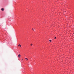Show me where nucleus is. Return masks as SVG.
<instances>
[{"label": "nucleus", "instance_id": "3", "mask_svg": "<svg viewBox=\"0 0 74 74\" xmlns=\"http://www.w3.org/2000/svg\"><path fill=\"white\" fill-rule=\"evenodd\" d=\"M18 47L20 46V47H21V45H18Z\"/></svg>", "mask_w": 74, "mask_h": 74}, {"label": "nucleus", "instance_id": "4", "mask_svg": "<svg viewBox=\"0 0 74 74\" xmlns=\"http://www.w3.org/2000/svg\"><path fill=\"white\" fill-rule=\"evenodd\" d=\"M49 41H50V42H51V41H52V40H49Z\"/></svg>", "mask_w": 74, "mask_h": 74}, {"label": "nucleus", "instance_id": "6", "mask_svg": "<svg viewBox=\"0 0 74 74\" xmlns=\"http://www.w3.org/2000/svg\"><path fill=\"white\" fill-rule=\"evenodd\" d=\"M31 46H32V45H33V44H31Z\"/></svg>", "mask_w": 74, "mask_h": 74}, {"label": "nucleus", "instance_id": "7", "mask_svg": "<svg viewBox=\"0 0 74 74\" xmlns=\"http://www.w3.org/2000/svg\"><path fill=\"white\" fill-rule=\"evenodd\" d=\"M56 37H55V38H54L55 39H56Z\"/></svg>", "mask_w": 74, "mask_h": 74}, {"label": "nucleus", "instance_id": "8", "mask_svg": "<svg viewBox=\"0 0 74 74\" xmlns=\"http://www.w3.org/2000/svg\"><path fill=\"white\" fill-rule=\"evenodd\" d=\"M27 59V58H25V59Z\"/></svg>", "mask_w": 74, "mask_h": 74}, {"label": "nucleus", "instance_id": "1", "mask_svg": "<svg viewBox=\"0 0 74 74\" xmlns=\"http://www.w3.org/2000/svg\"><path fill=\"white\" fill-rule=\"evenodd\" d=\"M18 58H21V54H19L18 55Z\"/></svg>", "mask_w": 74, "mask_h": 74}, {"label": "nucleus", "instance_id": "9", "mask_svg": "<svg viewBox=\"0 0 74 74\" xmlns=\"http://www.w3.org/2000/svg\"><path fill=\"white\" fill-rule=\"evenodd\" d=\"M27 60H28V59H27Z\"/></svg>", "mask_w": 74, "mask_h": 74}, {"label": "nucleus", "instance_id": "10", "mask_svg": "<svg viewBox=\"0 0 74 74\" xmlns=\"http://www.w3.org/2000/svg\"><path fill=\"white\" fill-rule=\"evenodd\" d=\"M34 29H35V28H34Z\"/></svg>", "mask_w": 74, "mask_h": 74}, {"label": "nucleus", "instance_id": "5", "mask_svg": "<svg viewBox=\"0 0 74 74\" xmlns=\"http://www.w3.org/2000/svg\"><path fill=\"white\" fill-rule=\"evenodd\" d=\"M32 30H33V31H34V29H33V28L32 29Z\"/></svg>", "mask_w": 74, "mask_h": 74}, {"label": "nucleus", "instance_id": "2", "mask_svg": "<svg viewBox=\"0 0 74 74\" xmlns=\"http://www.w3.org/2000/svg\"><path fill=\"white\" fill-rule=\"evenodd\" d=\"M1 11H4V9L3 8H2L1 9Z\"/></svg>", "mask_w": 74, "mask_h": 74}]
</instances>
